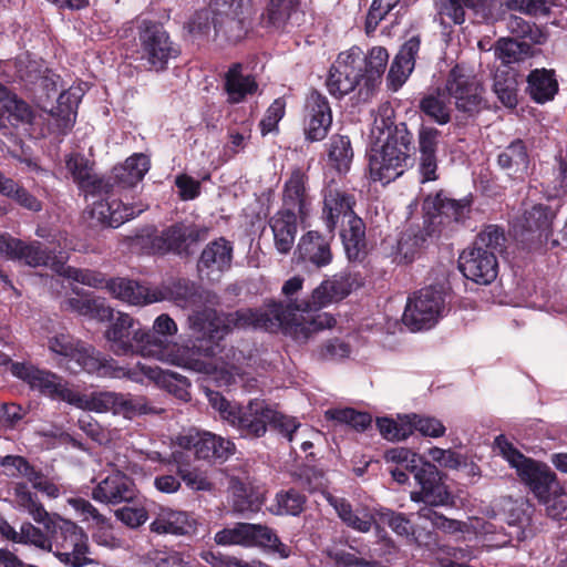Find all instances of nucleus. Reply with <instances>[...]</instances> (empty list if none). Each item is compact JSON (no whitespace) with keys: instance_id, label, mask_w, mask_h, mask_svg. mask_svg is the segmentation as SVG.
<instances>
[{"instance_id":"nucleus-1","label":"nucleus","mask_w":567,"mask_h":567,"mask_svg":"<svg viewBox=\"0 0 567 567\" xmlns=\"http://www.w3.org/2000/svg\"><path fill=\"white\" fill-rule=\"evenodd\" d=\"M364 282L361 272L350 270L323 280L307 300L293 301L286 307L274 302L268 311L238 309L224 312L212 308L195 311L188 320L196 337L177 349L178 360L184 367L200 372L206 369L204 359L216 358L224 352L226 337L235 329L272 332L279 326L296 323V311H319L333 301L344 299Z\"/></svg>"},{"instance_id":"nucleus-2","label":"nucleus","mask_w":567,"mask_h":567,"mask_svg":"<svg viewBox=\"0 0 567 567\" xmlns=\"http://www.w3.org/2000/svg\"><path fill=\"white\" fill-rule=\"evenodd\" d=\"M389 61L383 47H373L368 54L354 45L338 54L330 66L326 86L331 96L340 100L358 87V101L368 102L375 93Z\"/></svg>"},{"instance_id":"nucleus-3","label":"nucleus","mask_w":567,"mask_h":567,"mask_svg":"<svg viewBox=\"0 0 567 567\" xmlns=\"http://www.w3.org/2000/svg\"><path fill=\"white\" fill-rule=\"evenodd\" d=\"M13 495L19 507L27 511L37 523L42 524L51 535V546H55L54 555L61 563L70 567H84L95 563L87 556L89 537L82 527L56 514H49L25 482L16 483Z\"/></svg>"},{"instance_id":"nucleus-4","label":"nucleus","mask_w":567,"mask_h":567,"mask_svg":"<svg viewBox=\"0 0 567 567\" xmlns=\"http://www.w3.org/2000/svg\"><path fill=\"white\" fill-rule=\"evenodd\" d=\"M381 123L379 128L386 136L380 147H372L369 153V175L371 181L386 185L413 167L415 142L405 122L394 123L390 117H382Z\"/></svg>"},{"instance_id":"nucleus-5","label":"nucleus","mask_w":567,"mask_h":567,"mask_svg":"<svg viewBox=\"0 0 567 567\" xmlns=\"http://www.w3.org/2000/svg\"><path fill=\"white\" fill-rule=\"evenodd\" d=\"M48 344L50 351L63 357L68 368L74 372L84 371L100 378L136 379L134 371L127 370L115 359L70 334H56L49 339Z\"/></svg>"},{"instance_id":"nucleus-6","label":"nucleus","mask_w":567,"mask_h":567,"mask_svg":"<svg viewBox=\"0 0 567 567\" xmlns=\"http://www.w3.org/2000/svg\"><path fill=\"white\" fill-rule=\"evenodd\" d=\"M208 235L207 226L182 220L161 231L155 226L141 229L135 234L133 243L146 255L188 256L190 246L206 240Z\"/></svg>"},{"instance_id":"nucleus-7","label":"nucleus","mask_w":567,"mask_h":567,"mask_svg":"<svg viewBox=\"0 0 567 567\" xmlns=\"http://www.w3.org/2000/svg\"><path fill=\"white\" fill-rule=\"evenodd\" d=\"M110 321L104 337L115 355L138 354L151 358L162 353L161 341L128 313L118 311Z\"/></svg>"},{"instance_id":"nucleus-8","label":"nucleus","mask_w":567,"mask_h":567,"mask_svg":"<svg viewBox=\"0 0 567 567\" xmlns=\"http://www.w3.org/2000/svg\"><path fill=\"white\" fill-rule=\"evenodd\" d=\"M445 90L458 113V124H466L468 120L476 118L482 111L488 109L483 84L464 65L456 64L450 70Z\"/></svg>"},{"instance_id":"nucleus-9","label":"nucleus","mask_w":567,"mask_h":567,"mask_svg":"<svg viewBox=\"0 0 567 567\" xmlns=\"http://www.w3.org/2000/svg\"><path fill=\"white\" fill-rule=\"evenodd\" d=\"M472 204V196L454 199L442 189L429 195L423 203L426 229L439 235L455 230L470 218Z\"/></svg>"},{"instance_id":"nucleus-10","label":"nucleus","mask_w":567,"mask_h":567,"mask_svg":"<svg viewBox=\"0 0 567 567\" xmlns=\"http://www.w3.org/2000/svg\"><path fill=\"white\" fill-rule=\"evenodd\" d=\"M11 373L27 383L31 390L53 400L78 404L82 401L81 394L70 388L69 383L56 373L25 362H13Z\"/></svg>"},{"instance_id":"nucleus-11","label":"nucleus","mask_w":567,"mask_h":567,"mask_svg":"<svg viewBox=\"0 0 567 567\" xmlns=\"http://www.w3.org/2000/svg\"><path fill=\"white\" fill-rule=\"evenodd\" d=\"M444 305L445 291L443 286L424 287L409 297L402 317L403 323L412 331L429 329L436 322Z\"/></svg>"},{"instance_id":"nucleus-12","label":"nucleus","mask_w":567,"mask_h":567,"mask_svg":"<svg viewBox=\"0 0 567 567\" xmlns=\"http://www.w3.org/2000/svg\"><path fill=\"white\" fill-rule=\"evenodd\" d=\"M138 41L141 59L157 72L166 70L168 61L179 54L168 32L158 22L144 20L140 27Z\"/></svg>"},{"instance_id":"nucleus-13","label":"nucleus","mask_w":567,"mask_h":567,"mask_svg":"<svg viewBox=\"0 0 567 567\" xmlns=\"http://www.w3.org/2000/svg\"><path fill=\"white\" fill-rule=\"evenodd\" d=\"M411 474L414 477L419 491L411 492V499L424 503L425 506H445L454 503L449 487L444 483V474L437 466L423 460L417 465H411Z\"/></svg>"},{"instance_id":"nucleus-14","label":"nucleus","mask_w":567,"mask_h":567,"mask_svg":"<svg viewBox=\"0 0 567 567\" xmlns=\"http://www.w3.org/2000/svg\"><path fill=\"white\" fill-rule=\"evenodd\" d=\"M357 198L353 189L340 186L336 181L327 183L322 189L321 219L327 233L336 236L339 223L354 215Z\"/></svg>"},{"instance_id":"nucleus-15","label":"nucleus","mask_w":567,"mask_h":567,"mask_svg":"<svg viewBox=\"0 0 567 567\" xmlns=\"http://www.w3.org/2000/svg\"><path fill=\"white\" fill-rule=\"evenodd\" d=\"M177 444L186 451H193L197 460L209 463H224L235 453V444L210 432L189 431L177 437Z\"/></svg>"},{"instance_id":"nucleus-16","label":"nucleus","mask_w":567,"mask_h":567,"mask_svg":"<svg viewBox=\"0 0 567 567\" xmlns=\"http://www.w3.org/2000/svg\"><path fill=\"white\" fill-rule=\"evenodd\" d=\"M271 405L266 400L254 399L246 405H238L230 416L229 424L235 427L243 439L262 437L269 424Z\"/></svg>"},{"instance_id":"nucleus-17","label":"nucleus","mask_w":567,"mask_h":567,"mask_svg":"<svg viewBox=\"0 0 567 567\" xmlns=\"http://www.w3.org/2000/svg\"><path fill=\"white\" fill-rule=\"evenodd\" d=\"M332 125L330 103L321 92L312 90L307 96L303 116L305 140L309 143L321 142Z\"/></svg>"},{"instance_id":"nucleus-18","label":"nucleus","mask_w":567,"mask_h":567,"mask_svg":"<svg viewBox=\"0 0 567 567\" xmlns=\"http://www.w3.org/2000/svg\"><path fill=\"white\" fill-rule=\"evenodd\" d=\"M517 475L539 503L548 504L557 495V475L546 463L530 458Z\"/></svg>"},{"instance_id":"nucleus-19","label":"nucleus","mask_w":567,"mask_h":567,"mask_svg":"<svg viewBox=\"0 0 567 567\" xmlns=\"http://www.w3.org/2000/svg\"><path fill=\"white\" fill-rule=\"evenodd\" d=\"M458 268L465 278L478 285H488L497 277L498 261L492 251L472 246L460 255Z\"/></svg>"},{"instance_id":"nucleus-20","label":"nucleus","mask_w":567,"mask_h":567,"mask_svg":"<svg viewBox=\"0 0 567 567\" xmlns=\"http://www.w3.org/2000/svg\"><path fill=\"white\" fill-rule=\"evenodd\" d=\"M441 131L433 126L421 124L417 131V173L420 183L435 182L440 178L439 171V144Z\"/></svg>"},{"instance_id":"nucleus-21","label":"nucleus","mask_w":567,"mask_h":567,"mask_svg":"<svg viewBox=\"0 0 567 567\" xmlns=\"http://www.w3.org/2000/svg\"><path fill=\"white\" fill-rule=\"evenodd\" d=\"M308 182L307 173L300 167L295 168L285 182L281 193L280 210L296 213L301 223L308 218L311 207Z\"/></svg>"},{"instance_id":"nucleus-22","label":"nucleus","mask_w":567,"mask_h":567,"mask_svg":"<svg viewBox=\"0 0 567 567\" xmlns=\"http://www.w3.org/2000/svg\"><path fill=\"white\" fill-rule=\"evenodd\" d=\"M332 234L323 235L318 230H308L299 239L295 256L298 261L309 264L318 269L327 267L333 260Z\"/></svg>"},{"instance_id":"nucleus-23","label":"nucleus","mask_w":567,"mask_h":567,"mask_svg":"<svg viewBox=\"0 0 567 567\" xmlns=\"http://www.w3.org/2000/svg\"><path fill=\"white\" fill-rule=\"evenodd\" d=\"M106 196L95 202L90 210L91 218L103 228H117L146 209L143 204H125L121 199Z\"/></svg>"},{"instance_id":"nucleus-24","label":"nucleus","mask_w":567,"mask_h":567,"mask_svg":"<svg viewBox=\"0 0 567 567\" xmlns=\"http://www.w3.org/2000/svg\"><path fill=\"white\" fill-rule=\"evenodd\" d=\"M0 255L30 267L47 266L51 260L50 251L41 241L27 243L9 234H0Z\"/></svg>"},{"instance_id":"nucleus-25","label":"nucleus","mask_w":567,"mask_h":567,"mask_svg":"<svg viewBox=\"0 0 567 567\" xmlns=\"http://www.w3.org/2000/svg\"><path fill=\"white\" fill-rule=\"evenodd\" d=\"M93 165L81 154H70L65 161V166L79 188L92 195H111L113 184L110 179L94 174Z\"/></svg>"},{"instance_id":"nucleus-26","label":"nucleus","mask_w":567,"mask_h":567,"mask_svg":"<svg viewBox=\"0 0 567 567\" xmlns=\"http://www.w3.org/2000/svg\"><path fill=\"white\" fill-rule=\"evenodd\" d=\"M92 497L105 504L130 503L136 497L134 481L125 473L115 471L93 488Z\"/></svg>"},{"instance_id":"nucleus-27","label":"nucleus","mask_w":567,"mask_h":567,"mask_svg":"<svg viewBox=\"0 0 567 567\" xmlns=\"http://www.w3.org/2000/svg\"><path fill=\"white\" fill-rule=\"evenodd\" d=\"M107 292L113 298L133 306L158 302L163 298L157 288L151 289L136 280L124 277L109 278Z\"/></svg>"},{"instance_id":"nucleus-28","label":"nucleus","mask_w":567,"mask_h":567,"mask_svg":"<svg viewBox=\"0 0 567 567\" xmlns=\"http://www.w3.org/2000/svg\"><path fill=\"white\" fill-rule=\"evenodd\" d=\"M340 224V238L342 240L347 258L350 262L363 264L368 257V241L365 236V223L354 215Z\"/></svg>"},{"instance_id":"nucleus-29","label":"nucleus","mask_w":567,"mask_h":567,"mask_svg":"<svg viewBox=\"0 0 567 567\" xmlns=\"http://www.w3.org/2000/svg\"><path fill=\"white\" fill-rule=\"evenodd\" d=\"M223 89L227 94V103L239 104L255 95L259 84L254 74H244L243 63L235 62L224 74Z\"/></svg>"},{"instance_id":"nucleus-30","label":"nucleus","mask_w":567,"mask_h":567,"mask_svg":"<svg viewBox=\"0 0 567 567\" xmlns=\"http://www.w3.org/2000/svg\"><path fill=\"white\" fill-rule=\"evenodd\" d=\"M127 370L135 372V380L138 381V372L151 380H155L169 393L175 395L177 399L188 401L189 400V380L176 372L164 371L158 367H151L138 362L134 368H126Z\"/></svg>"},{"instance_id":"nucleus-31","label":"nucleus","mask_w":567,"mask_h":567,"mask_svg":"<svg viewBox=\"0 0 567 567\" xmlns=\"http://www.w3.org/2000/svg\"><path fill=\"white\" fill-rule=\"evenodd\" d=\"M559 91L556 72L553 69H533L526 78L525 92L537 104L553 101Z\"/></svg>"},{"instance_id":"nucleus-32","label":"nucleus","mask_w":567,"mask_h":567,"mask_svg":"<svg viewBox=\"0 0 567 567\" xmlns=\"http://www.w3.org/2000/svg\"><path fill=\"white\" fill-rule=\"evenodd\" d=\"M299 216L286 210L276 212L268 220L274 235V244L278 252L288 255L296 240Z\"/></svg>"},{"instance_id":"nucleus-33","label":"nucleus","mask_w":567,"mask_h":567,"mask_svg":"<svg viewBox=\"0 0 567 567\" xmlns=\"http://www.w3.org/2000/svg\"><path fill=\"white\" fill-rule=\"evenodd\" d=\"M150 157L143 153H134L121 165L112 169V176L107 177L114 187L130 188L141 182L150 169Z\"/></svg>"},{"instance_id":"nucleus-34","label":"nucleus","mask_w":567,"mask_h":567,"mask_svg":"<svg viewBox=\"0 0 567 567\" xmlns=\"http://www.w3.org/2000/svg\"><path fill=\"white\" fill-rule=\"evenodd\" d=\"M556 212L548 205L536 204L525 212L524 227L529 235L527 239L539 244L546 243L551 235L553 221Z\"/></svg>"},{"instance_id":"nucleus-35","label":"nucleus","mask_w":567,"mask_h":567,"mask_svg":"<svg viewBox=\"0 0 567 567\" xmlns=\"http://www.w3.org/2000/svg\"><path fill=\"white\" fill-rule=\"evenodd\" d=\"M233 260V245L224 237L214 239L203 249L197 267L198 270L225 271L230 268Z\"/></svg>"},{"instance_id":"nucleus-36","label":"nucleus","mask_w":567,"mask_h":567,"mask_svg":"<svg viewBox=\"0 0 567 567\" xmlns=\"http://www.w3.org/2000/svg\"><path fill=\"white\" fill-rule=\"evenodd\" d=\"M0 118L18 127L21 124H31L34 113L25 101L0 85Z\"/></svg>"},{"instance_id":"nucleus-37","label":"nucleus","mask_w":567,"mask_h":567,"mask_svg":"<svg viewBox=\"0 0 567 567\" xmlns=\"http://www.w3.org/2000/svg\"><path fill=\"white\" fill-rule=\"evenodd\" d=\"M330 505L334 508L338 517L349 528L360 533H368L377 519L365 508L353 509L351 503L343 497H329Z\"/></svg>"},{"instance_id":"nucleus-38","label":"nucleus","mask_w":567,"mask_h":567,"mask_svg":"<svg viewBox=\"0 0 567 567\" xmlns=\"http://www.w3.org/2000/svg\"><path fill=\"white\" fill-rule=\"evenodd\" d=\"M518 71L508 65H499L494 73L493 91L507 109L518 104Z\"/></svg>"},{"instance_id":"nucleus-39","label":"nucleus","mask_w":567,"mask_h":567,"mask_svg":"<svg viewBox=\"0 0 567 567\" xmlns=\"http://www.w3.org/2000/svg\"><path fill=\"white\" fill-rule=\"evenodd\" d=\"M158 290L163 296L162 300L168 299L182 308L195 307L203 303L200 286L185 278L174 280Z\"/></svg>"},{"instance_id":"nucleus-40","label":"nucleus","mask_w":567,"mask_h":567,"mask_svg":"<svg viewBox=\"0 0 567 567\" xmlns=\"http://www.w3.org/2000/svg\"><path fill=\"white\" fill-rule=\"evenodd\" d=\"M153 533L163 535H190L195 530V523L189 515L179 511H163L150 526Z\"/></svg>"},{"instance_id":"nucleus-41","label":"nucleus","mask_w":567,"mask_h":567,"mask_svg":"<svg viewBox=\"0 0 567 567\" xmlns=\"http://www.w3.org/2000/svg\"><path fill=\"white\" fill-rule=\"evenodd\" d=\"M377 522L388 525L399 536H413L420 545L431 546L436 544V535L432 532L425 534V540H421V535H416L413 523L403 513L394 512L389 508H381L377 513Z\"/></svg>"},{"instance_id":"nucleus-42","label":"nucleus","mask_w":567,"mask_h":567,"mask_svg":"<svg viewBox=\"0 0 567 567\" xmlns=\"http://www.w3.org/2000/svg\"><path fill=\"white\" fill-rule=\"evenodd\" d=\"M62 309L99 321L111 320L114 316V309L101 298L71 297L62 302Z\"/></svg>"},{"instance_id":"nucleus-43","label":"nucleus","mask_w":567,"mask_h":567,"mask_svg":"<svg viewBox=\"0 0 567 567\" xmlns=\"http://www.w3.org/2000/svg\"><path fill=\"white\" fill-rule=\"evenodd\" d=\"M498 166L508 175L524 174L528 169L529 154L526 143L516 138L499 151L497 155Z\"/></svg>"},{"instance_id":"nucleus-44","label":"nucleus","mask_w":567,"mask_h":567,"mask_svg":"<svg viewBox=\"0 0 567 567\" xmlns=\"http://www.w3.org/2000/svg\"><path fill=\"white\" fill-rule=\"evenodd\" d=\"M329 165L339 175H347L354 157L351 140L348 135L333 134L327 144Z\"/></svg>"},{"instance_id":"nucleus-45","label":"nucleus","mask_w":567,"mask_h":567,"mask_svg":"<svg viewBox=\"0 0 567 567\" xmlns=\"http://www.w3.org/2000/svg\"><path fill=\"white\" fill-rule=\"evenodd\" d=\"M299 7L300 0H267L260 23L265 28L282 30Z\"/></svg>"},{"instance_id":"nucleus-46","label":"nucleus","mask_w":567,"mask_h":567,"mask_svg":"<svg viewBox=\"0 0 567 567\" xmlns=\"http://www.w3.org/2000/svg\"><path fill=\"white\" fill-rule=\"evenodd\" d=\"M171 457L172 463L176 465L177 475L188 488L193 491H212L213 483L209 481L206 472L192 466L184 452L175 451Z\"/></svg>"},{"instance_id":"nucleus-47","label":"nucleus","mask_w":567,"mask_h":567,"mask_svg":"<svg viewBox=\"0 0 567 567\" xmlns=\"http://www.w3.org/2000/svg\"><path fill=\"white\" fill-rule=\"evenodd\" d=\"M252 529L248 530V546H259L287 557L289 549L281 543L276 532L268 526L251 524Z\"/></svg>"},{"instance_id":"nucleus-48","label":"nucleus","mask_w":567,"mask_h":567,"mask_svg":"<svg viewBox=\"0 0 567 567\" xmlns=\"http://www.w3.org/2000/svg\"><path fill=\"white\" fill-rule=\"evenodd\" d=\"M216 37H223L228 43L239 42L246 34L244 21L234 16L215 12L212 17Z\"/></svg>"},{"instance_id":"nucleus-49","label":"nucleus","mask_w":567,"mask_h":567,"mask_svg":"<svg viewBox=\"0 0 567 567\" xmlns=\"http://www.w3.org/2000/svg\"><path fill=\"white\" fill-rule=\"evenodd\" d=\"M530 52L528 42L516 39L501 38L495 42L494 54L501 60V65H508L524 60Z\"/></svg>"},{"instance_id":"nucleus-50","label":"nucleus","mask_w":567,"mask_h":567,"mask_svg":"<svg viewBox=\"0 0 567 567\" xmlns=\"http://www.w3.org/2000/svg\"><path fill=\"white\" fill-rule=\"evenodd\" d=\"M507 29L522 42H529L532 44H544L547 41V32L534 22H529L522 17L511 16L507 20Z\"/></svg>"},{"instance_id":"nucleus-51","label":"nucleus","mask_w":567,"mask_h":567,"mask_svg":"<svg viewBox=\"0 0 567 567\" xmlns=\"http://www.w3.org/2000/svg\"><path fill=\"white\" fill-rule=\"evenodd\" d=\"M78 101L70 92H62L58 97V104L51 114L56 120V126L62 133L71 131L76 118Z\"/></svg>"},{"instance_id":"nucleus-52","label":"nucleus","mask_w":567,"mask_h":567,"mask_svg":"<svg viewBox=\"0 0 567 567\" xmlns=\"http://www.w3.org/2000/svg\"><path fill=\"white\" fill-rule=\"evenodd\" d=\"M307 497L295 488L276 494L272 512L277 515L299 516L306 507Z\"/></svg>"},{"instance_id":"nucleus-53","label":"nucleus","mask_w":567,"mask_h":567,"mask_svg":"<svg viewBox=\"0 0 567 567\" xmlns=\"http://www.w3.org/2000/svg\"><path fill=\"white\" fill-rule=\"evenodd\" d=\"M326 419L347 424L358 432H364L372 424V416L368 412H361L353 408L329 409Z\"/></svg>"},{"instance_id":"nucleus-54","label":"nucleus","mask_w":567,"mask_h":567,"mask_svg":"<svg viewBox=\"0 0 567 567\" xmlns=\"http://www.w3.org/2000/svg\"><path fill=\"white\" fill-rule=\"evenodd\" d=\"M426 243V235L421 229H406L398 241V255L405 262H412L420 255Z\"/></svg>"},{"instance_id":"nucleus-55","label":"nucleus","mask_w":567,"mask_h":567,"mask_svg":"<svg viewBox=\"0 0 567 567\" xmlns=\"http://www.w3.org/2000/svg\"><path fill=\"white\" fill-rule=\"evenodd\" d=\"M233 508L237 513H256L261 508L262 497L247 487L243 482L237 481L231 486Z\"/></svg>"},{"instance_id":"nucleus-56","label":"nucleus","mask_w":567,"mask_h":567,"mask_svg":"<svg viewBox=\"0 0 567 567\" xmlns=\"http://www.w3.org/2000/svg\"><path fill=\"white\" fill-rule=\"evenodd\" d=\"M148 332L155 337L156 340L161 341L162 353L158 355H151V358H155L158 360H164L169 355V341L168 338L173 337L177 332L176 322L166 313H162L158 316L153 324V330L148 329Z\"/></svg>"},{"instance_id":"nucleus-57","label":"nucleus","mask_w":567,"mask_h":567,"mask_svg":"<svg viewBox=\"0 0 567 567\" xmlns=\"http://www.w3.org/2000/svg\"><path fill=\"white\" fill-rule=\"evenodd\" d=\"M118 393L111 391H95L89 395H82V401L76 406L97 413L113 412L115 414Z\"/></svg>"},{"instance_id":"nucleus-58","label":"nucleus","mask_w":567,"mask_h":567,"mask_svg":"<svg viewBox=\"0 0 567 567\" xmlns=\"http://www.w3.org/2000/svg\"><path fill=\"white\" fill-rule=\"evenodd\" d=\"M406 419H409L411 435L416 431L423 436L436 439L442 437L446 432V427L442 421L434 416L412 413L406 414Z\"/></svg>"},{"instance_id":"nucleus-59","label":"nucleus","mask_w":567,"mask_h":567,"mask_svg":"<svg viewBox=\"0 0 567 567\" xmlns=\"http://www.w3.org/2000/svg\"><path fill=\"white\" fill-rule=\"evenodd\" d=\"M153 412L154 410L148 405L145 396L118 393L115 414H122L124 417L132 419L136 415Z\"/></svg>"},{"instance_id":"nucleus-60","label":"nucleus","mask_w":567,"mask_h":567,"mask_svg":"<svg viewBox=\"0 0 567 567\" xmlns=\"http://www.w3.org/2000/svg\"><path fill=\"white\" fill-rule=\"evenodd\" d=\"M435 506H424L419 509L420 518L431 522L432 526L444 534L454 535L463 532L464 523L452 519L434 509Z\"/></svg>"},{"instance_id":"nucleus-61","label":"nucleus","mask_w":567,"mask_h":567,"mask_svg":"<svg viewBox=\"0 0 567 567\" xmlns=\"http://www.w3.org/2000/svg\"><path fill=\"white\" fill-rule=\"evenodd\" d=\"M377 427L382 437L388 441H402L411 435V427L406 415L400 417L399 422L386 416L378 417Z\"/></svg>"},{"instance_id":"nucleus-62","label":"nucleus","mask_w":567,"mask_h":567,"mask_svg":"<svg viewBox=\"0 0 567 567\" xmlns=\"http://www.w3.org/2000/svg\"><path fill=\"white\" fill-rule=\"evenodd\" d=\"M505 240V234L502 227L497 225H487L476 236L473 247L492 251L493 255L496 256L497 252L503 250Z\"/></svg>"},{"instance_id":"nucleus-63","label":"nucleus","mask_w":567,"mask_h":567,"mask_svg":"<svg viewBox=\"0 0 567 567\" xmlns=\"http://www.w3.org/2000/svg\"><path fill=\"white\" fill-rule=\"evenodd\" d=\"M494 450L518 473L532 457L524 455L504 434L494 440Z\"/></svg>"},{"instance_id":"nucleus-64","label":"nucleus","mask_w":567,"mask_h":567,"mask_svg":"<svg viewBox=\"0 0 567 567\" xmlns=\"http://www.w3.org/2000/svg\"><path fill=\"white\" fill-rule=\"evenodd\" d=\"M420 110L430 120L440 125L451 121V111L446 103L434 95H425L420 101Z\"/></svg>"}]
</instances>
